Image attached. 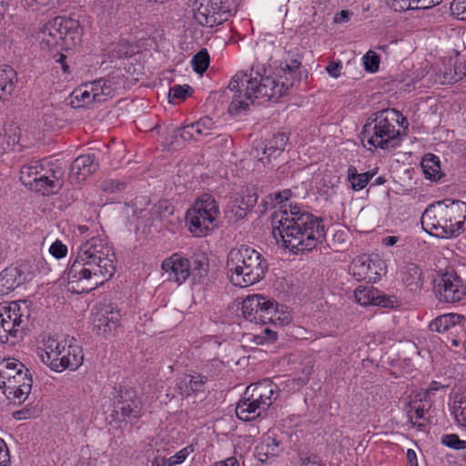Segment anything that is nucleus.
Returning <instances> with one entry per match:
<instances>
[{"mask_svg":"<svg viewBox=\"0 0 466 466\" xmlns=\"http://www.w3.org/2000/svg\"><path fill=\"white\" fill-rule=\"evenodd\" d=\"M292 197L290 189H284L269 196L275 205H280V212L273 215L272 234L279 237L285 248L294 253L310 251L326 239L323 220L311 213L302 211L297 205L286 208L285 202Z\"/></svg>","mask_w":466,"mask_h":466,"instance_id":"obj_1","label":"nucleus"},{"mask_svg":"<svg viewBox=\"0 0 466 466\" xmlns=\"http://www.w3.org/2000/svg\"><path fill=\"white\" fill-rule=\"evenodd\" d=\"M114 258L112 248L103 239L91 238L81 245L70 263L66 272L68 283L86 282L88 287L83 288L86 291L97 288L114 275Z\"/></svg>","mask_w":466,"mask_h":466,"instance_id":"obj_2","label":"nucleus"},{"mask_svg":"<svg viewBox=\"0 0 466 466\" xmlns=\"http://www.w3.org/2000/svg\"><path fill=\"white\" fill-rule=\"evenodd\" d=\"M420 222L423 229L431 236L458 237L466 228V203L446 200L431 204L422 213Z\"/></svg>","mask_w":466,"mask_h":466,"instance_id":"obj_3","label":"nucleus"},{"mask_svg":"<svg viewBox=\"0 0 466 466\" xmlns=\"http://www.w3.org/2000/svg\"><path fill=\"white\" fill-rule=\"evenodd\" d=\"M227 268L231 283L245 288L264 279L268 263L255 248L241 245L228 254Z\"/></svg>","mask_w":466,"mask_h":466,"instance_id":"obj_4","label":"nucleus"},{"mask_svg":"<svg viewBox=\"0 0 466 466\" xmlns=\"http://www.w3.org/2000/svg\"><path fill=\"white\" fill-rule=\"evenodd\" d=\"M400 116V111L388 108L378 111L370 116L362 127L361 143L375 148L389 149L397 147L400 142V132L396 123Z\"/></svg>","mask_w":466,"mask_h":466,"instance_id":"obj_5","label":"nucleus"},{"mask_svg":"<svg viewBox=\"0 0 466 466\" xmlns=\"http://www.w3.org/2000/svg\"><path fill=\"white\" fill-rule=\"evenodd\" d=\"M303 77H307V72L301 69V56L296 55V57H291L281 64L279 80L264 75V78L254 77L249 84L250 88H256L260 96H268V99L278 100L293 86L295 81H300Z\"/></svg>","mask_w":466,"mask_h":466,"instance_id":"obj_6","label":"nucleus"},{"mask_svg":"<svg viewBox=\"0 0 466 466\" xmlns=\"http://www.w3.org/2000/svg\"><path fill=\"white\" fill-rule=\"evenodd\" d=\"M83 27L78 20L56 16L47 24L40 32L41 45L47 48H60L70 50L78 46L82 42Z\"/></svg>","mask_w":466,"mask_h":466,"instance_id":"obj_7","label":"nucleus"},{"mask_svg":"<svg viewBox=\"0 0 466 466\" xmlns=\"http://www.w3.org/2000/svg\"><path fill=\"white\" fill-rule=\"evenodd\" d=\"M76 341L73 337L64 338L61 340L48 338L40 354L42 361L57 372L66 369L76 370L84 360L82 348Z\"/></svg>","mask_w":466,"mask_h":466,"instance_id":"obj_8","label":"nucleus"},{"mask_svg":"<svg viewBox=\"0 0 466 466\" xmlns=\"http://www.w3.org/2000/svg\"><path fill=\"white\" fill-rule=\"evenodd\" d=\"M219 212L215 198L210 195H203L187 211L186 221L188 229L196 237H202L216 227V218Z\"/></svg>","mask_w":466,"mask_h":466,"instance_id":"obj_9","label":"nucleus"},{"mask_svg":"<svg viewBox=\"0 0 466 466\" xmlns=\"http://www.w3.org/2000/svg\"><path fill=\"white\" fill-rule=\"evenodd\" d=\"M254 77L264 78V75L259 71L252 68L250 74L244 72H238L230 80L228 89L234 92L231 103L228 106V111L232 115H238L242 110L248 108L250 103L255 99H266L268 96H260L257 89L250 88V80Z\"/></svg>","mask_w":466,"mask_h":466,"instance_id":"obj_10","label":"nucleus"},{"mask_svg":"<svg viewBox=\"0 0 466 466\" xmlns=\"http://www.w3.org/2000/svg\"><path fill=\"white\" fill-rule=\"evenodd\" d=\"M235 0H196L194 3V18L208 27L221 25L237 12Z\"/></svg>","mask_w":466,"mask_h":466,"instance_id":"obj_11","label":"nucleus"},{"mask_svg":"<svg viewBox=\"0 0 466 466\" xmlns=\"http://www.w3.org/2000/svg\"><path fill=\"white\" fill-rule=\"evenodd\" d=\"M277 302L266 297L255 294L247 297L242 302V313L244 318L256 324L266 325L280 320V315Z\"/></svg>","mask_w":466,"mask_h":466,"instance_id":"obj_12","label":"nucleus"},{"mask_svg":"<svg viewBox=\"0 0 466 466\" xmlns=\"http://www.w3.org/2000/svg\"><path fill=\"white\" fill-rule=\"evenodd\" d=\"M435 291L440 301L455 303L462 300L466 296V286L454 273L446 272L435 280Z\"/></svg>","mask_w":466,"mask_h":466,"instance_id":"obj_13","label":"nucleus"},{"mask_svg":"<svg viewBox=\"0 0 466 466\" xmlns=\"http://www.w3.org/2000/svg\"><path fill=\"white\" fill-rule=\"evenodd\" d=\"M23 322V313L17 302L0 306V341L6 343L9 336L17 338Z\"/></svg>","mask_w":466,"mask_h":466,"instance_id":"obj_14","label":"nucleus"},{"mask_svg":"<svg viewBox=\"0 0 466 466\" xmlns=\"http://www.w3.org/2000/svg\"><path fill=\"white\" fill-rule=\"evenodd\" d=\"M289 137L285 133L275 135L270 140L258 142L254 147V156L258 157L265 167L271 164L284 151Z\"/></svg>","mask_w":466,"mask_h":466,"instance_id":"obj_15","label":"nucleus"},{"mask_svg":"<svg viewBox=\"0 0 466 466\" xmlns=\"http://www.w3.org/2000/svg\"><path fill=\"white\" fill-rule=\"evenodd\" d=\"M164 273L167 274V279L178 284L185 282L190 275V266L188 258L180 256L177 253L163 260L161 265Z\"/></svg>","mask_w":466,"mask_h":466,"instance_id":"obj_16","label":"nucleus"},{"mask_svg":"<svg viewBox=\"0 0 466 466\" xmlns=\"http://www.w3.org/2000/svg\"><path fill=\"white\" fill-rule=\"evenodd\" d=\"M65 172L61 167L50 168L46 173H40L31 190L42 195L57 193L64 186Z\"/></svg>","mask_w":466,"mask_h":466,"instance_id":"obj_17","label":"nucleus"},{"mask_svg":"<svg viewBox=\"0 0 466 466\" xmlns=\"http://www.w3.org/2000/svg\"><path fill=\"white\" fill-rule=\"evenodd\" d=\"M380 261H373L367 256L356 258L351 266L350 271L358 280L375 282L380 277Z\"/></svg>","mask_w":466,"mask_h":466,"instance_id":"obj_18","label":"nucleus"},{"mask_svg":"<svg viewBox=\"0 0 466 466\" xmlns=\"http://www.w3.org/2000/svg\"><path fill=\"white\" fill-rule=\"evenodd\" d=\"M99 168V161L95 154L78 156L71 164L69 177L76 182L84 181L89 175Z\"/></svg>","mask_w":466,"mask_h":466,"instance_id":"obj_19","label":"nucleus"},{"mask_svg":"<svg viewBox=\"0 0 466 466\" xmlns=\"http://www.w3.org/2000/svg\"><path fill=\"white\" fill-rule=\"evenodd\" d=\"M246 395L251 396L269 408L278 396V386L272 380L266 379L248 385L245 390Z\"/></svg>","mask_w":466,"mask_h":466,"instance_id":"obj_20","label":"nucleus"},{"mask_svg":"<svg viewBox=\"0 0 466 466\" xmlns=\"http://www.w3.org/2000/svg\"><path fill=\"white\" fill-rule=\"evenodd\" d=\"M119 319V310H114L112 306H106L94 314L93 329L99 334L111 333L117 328Z\"/></svg>","mask_w":466,"mask_h":466,"instance_id":"obj_21","label":"nucleus"},{"mask_svg":"<svg viewBox=\"0 0 466 466\" xmlns=\"http://www.w3.org/2000/svg\"><path fill=\"white\" fill-rule=\"evenodd\" d=\"M27 279V275L22 269V266L5 268L0 273V295L9 294Z\"/></svg>","mask_w":466,"mask_h":466,"instance_id":"obj_22","label":"nucleus"},{"mask_svg":"<svg viewBox=\"0 0 466 466\" xmlns=\"http://www.w3.org/2000/svg\"><path fill=\"white\" fill-rule=\"evenodd\" d=\"M268 409L259 400H255V399L246 395V392H244L237 404L236 415L241 420L250 421L261 416L262 412Z\"/></svg>","mask_w":466,"mask_h":466,"instance_id":"obj_23","label":"nucleus"},{"mask_svg":"<svg viewBox=\"0 0 466 466\" xmlns=\"http://www.w3.org/2000/svg\"><path fill=\"white\" fill-rule=\"evenodd\" d=\"M284 451L283 444L278 440L274 433H268L263 441L255 448V456L265 463L269 458L279 456Z\"/></svg>","mask_w":466,"mask_h":466,"instance_id":"obj_24","label":"nucleus"},{"mask_svg":"<svg viewBox=\"0 0 466 466\" xmlns=\"http://www.w3.org/2000/svg\"><path fill=\"white\" fill-rule=\"evenodd\" d=\"M442 0H386L387 5L394 11H406L410 9H429Z\"/></svg>","mask_w":466,"mask_h":466,"instance_id":"obj_25","label":"nucleus"},{"mask_svg":"<svg viewBox=\"0 0 466 466\" xmlns=\"http://www.w3.org/2000/svg\"><path fill=\"white\" fill-rule=\"evenodd\" d=\"M25 364L15 359H5L0 362V388L24 371Z\"/></svg>","mask_w":466,"mask_h":466,"instance_id":"obj_26","label":"nucleus"},{"mask_svg":"<svg viewBox=\"0 0 466 466\" xmlns=\"http://www.w3.org/2000/svg\"><path fill=\"white\" fill-rule=\"evenodd\" d=\"M402 281L411 291L420 289L422 286V270L414 263H408L402 268Z\"/></svg>","mask_w":466,"mask_h":466,"instance_id":"obj_27","label":"nucleus"},{"mask_svg":"<svg viewBox=\"0 0 466 466\" xmlns=\"http://www.w3.org/2000/svg\"><path fill=\"white\" fill-rule=\"evenodd\" d=\"M20 139V129L15 123H8L4 126L0 132V153L3 154L12 149Z\"/></svg>","mask_w":466,"mask_h":466,"instance_id":"obj_28","label":"nucleus"},{"mask_svg":"<svg viewBox=\"0 0 466 466\" xmlns=\"http://www.w3.org/2000/svg\"><path fill=\"white\" fill-rule=\"evenodd\" d=\"M16 81V72L9 66H0V100H5L12 94Z\"/></svg>","mask_w":466,"mask_h":466,"instance_id":"obj_29","label":"nucleus"},{"mask_svg":"<svg viewBox=\"0 0 466 466\" xmlns=\"http://www.w3.org/2000/svg\"><path fill=\"white\" fill-rule=\"evenodd\" d=\"M464 320L465 317L463 315L456 313L444 314L432 320L430 323L429 328L431 331L441 333L447 331L451 328H455Z\"/></svg>","mask_w":466,"mask_h":466,"instance_id":"obj_30","label":"nucleus"},{"mask_svg":"<svg viewBox=\"0 0 466 466\" xmlns=\"http://www.w3.org/2000/svg\"><path fill=\"white\" fill-rule=\"evenodd\" d=\"M420 167L427 179L438 181L442 177L440 159L433 154H426L421 159Z\"/></svg>","mask_w":466,"mask_h":466,"instance_id":"obj_31","label":"nucleus"},{"mask_svg":"<svg viewBox=\"0 0 466 466\" xmlns=\"http://www.w3.org/2000/svg\"><path fill=\"white\" fill-rule=\"evenodd\" d=\"M114 408L116 413H121L124 420H136L141 416V405L137 398Z\"/></svg>","mask_w":466,"mask_h":466,"instance_id":"obj_32","label":"nucleus"},{"mask_svg":"<svg viewBox=\"0 0 466 466\" xmlns=\"http://www.w3.org/2000/svg\"><path fill=\"white\" fill-rule=\"evenodd\" d=\"M189 381L187 384H186L185 390H183L180 387V394L185 397H189L191 393L195 395H198V393H204L208 378L201 374L189 375Z\"/></svg>","mask_w":466,"mask_h":466,"instance_id":"obj_33","label":"nucleus"},{"mask_svg":"<svg viewBox=\"0 0 466 466\" xmlns=\"http://www.w3.org/2000/svg\"><path fill=\"white\" fill-rule=\"evenodd\" d=\"M42 171L43 167L36 162L35 164L25 165L20 169V180L25 187L31 189Z\"/></svg>","mask_w":466,"mask_h":466,"instance_id":"obj_34","label":"nucleus"},{"mask_svg":"<svg viewBox=\"0 0 466 466\" xmlns=\"http://www.w3.org/2000/svg\"><path fill=\"white\" fill-rule=\"evenodd\" d=\"M188 264L190 266V273L198 277H203L208 271V258L204 253L194 254L188 259Z\"/></svg>","mask_w":466,"mask_h":466,"instance_id":"obj_35","label":"nucleus"},{"mask_svg":"<svg viewBox=\"0 0 466 466\" xmlns=\"http://www.w3.org/2000/svg\"><path fill=\"white\" fill-rule=\"evenodd\" d=\"M378 289L373 287H359L355 290V299L362 306L373 305Z\"/></svg>","mask_w":466,"mask_h":466,"instance_id":"obj_36","label":"nucleus"},{"mask_svg":"<svg viewBox=\"0 0 466 466\" xmlns=\"http://www.w3.org/2000/svg\"><path fill=\"white\" fill-rule=\"evenodd\" d=\"M23 383L22 387L15 388L14 390L4 389L6 398L19 404L24 402L31 392L32 387L28 386L26 382Z\"/></svg>","mask_w":466,"mask_h":466,"instance_id":"obj_37","label":"nucleus"},{"mask_svg":"<svg viewBox=\"0 0 466 466\" xmlns=\"http://www.w3.org/2000/svg\"><path fill=\"white\" fill-rule=\"evenodd\" d=\"M112 84V81L103 78L94 81L92 83L93 99L100 100L98 98L100 95L106 96H111L114 91Z\"/></svg>","mask_w":466,"mask_h":466,"instance_id":"obj_38","label":"nucleus"},{"mask_svg":"<svg viewBox=\"0 0 466 466\" xmlns=\"http://www.w3.org/2000/svg\"><path fill=\"white\" fill-rule=\"evenodd\" d=\"M247 216L246 211L243 210L239 199L236 198L228 209L225 210V218L228 223H236Z\"/></svg>","mask_w":466,"mask_h":466,"instance_id":"obj_39","label":"nucleus"},{"mask_svg":"<svg viewBox=\"0 0 466 466\" xmlns=\"http://www.w3.org/2000/svg\"><path fill=\"white\" fill-rule=\"evenodd\" d=\"M192 91V87L188 85H175L169 89L168 101L173 104L176 103V100L184 101L187 97L191 96Z\"/></svg>","mask_w":466,"mask_h":466,"instance_id":"obj_40","label":"nucleus"},{"mask_svg":"<svg viewBox=\"0 0 466 466\" xmlns=\"http://www.w3.org/2000/svg\"><path fill=\"white\" fill-rule=\"evenodd\" d=\"M191 64L195 72L198 74H203L209 66V55L207 49L203 48L198 51L192 57Z\"/></svg>","mask_w":466,"mask_h":466,"instance_id":"obj_41","label":"nucleus"},{"mask_svg":"<svg viewBox=\"0 0 466 466\" xmlns=\"http://www.w3.org/2000/svg\"><path fill=\"white\" fill-rule=\"evenodd\" d=\"M195 127L193 123L177 127L173 131V137L177 138L180 137L183 141L190 142V141H198L199 140V136L195 133Z\"/></svg>","mask_w":466,"mask_h":466,"instance_id":"obj_42","label":"nucleus"},{"mask_svg":"<svg viewBox=\"0 0 466 466\" xmlns=\"http://www.w3.org/2000/svg\"><path fill=\"white\" fill-rule=\"evenodd\" d=\"M23 382H26L28 386L32 387L33 379L29 372V370L25 367L24 371L18 373L15 378H13L3 389L14 390L15 388L22 387Z\"/></svg>","mask_w":466,"mask_h":466,"instance_id":"obj_43","label":"nucleus"},{"mask_svg":"<svg viewBox=\"0 0 466 466\" xmlns=\"http://www.w3.org/2000/svg\"><path fill=\"white\" fill-rule=\"evenodd\" d=\"M195 133L200 137L211 135L215 128V123L209 116L201 117L198 121L193 123Z\"/></svg>","mask_w":466,"mask_h":466,"instance_id":"obj_44","label":"nucleus"},{"mask_svg":"<svg viewBox=\"0 0 466 466\" xmlns=\"http://www.w3.org/2000/svg\"><path fill=\"white\" fill-rule=\"evenodd\" d=\"M173 213L174 207L170 206L167 201H159L151 209L152 217L161 220L173 215Z\"/></svg>","mask_w":466,"mask_h":466,"instance_id":"obj_45","label":"nucleus"},{"mask_svg":"<svg viewBox=\"0 0 466 466\" xmlns=\"http://www.w3.org/2000/svg\"><path fill=\"white\" fill-rule=\"evenodd\" d=\"M363 63L367 71L375 73L379 70L380 57L374 51L370 50L364 55Z\"/></svg>","mask_w":466,"mask_h":466,"instance_id":"obj_46","label":"nucleus"},{"mask_svg":"<svg viewBox=\"0 0 466 466\" xmlns=\"http://www.w3.org/2000/svg\"><path fill=\"white\" fill-rule=\"evenodd\" d=\"M375 176V171H368L364 173H360L356 179H352L350 181L351 185V188L355 191H360L363 189L370 180Z\"/></svg>","mask_w":466,"mask_h":466,"instance_id":"obj_47","label":"nucleus"},{"mask_svg":"<svg viewBox=\"0 0 466 466\" xmlns=\"http://www.w3.org/2000/svg\"><path fill=\"white\" fill-rule=\"evenodd\" d=\"M441 443L454 450L466 449V441L460 440L457 434H446L441 437Z\"/></svg>","mask_w":466,"mask_h":466,"instance_id":"obj_48","label":"nucleus"},{"mask_svg":"<svg viewBox=\"0 0 466 466\" xmlns=\"http://www.w3.org/2000/svg\"><path fill=\"white\" fill-rule=\"evenodd\" d=\"M60 3V0H22V5L25 9L32 11L38 10L41 6H56Z\"/></svg>","mask_w":466,"mask_h":466,"instance_id":"obj_49","label":"nucleus"},{"mask_svg":"<svg viewBox=\"0 0 466 466\" xmlns=\"http://www.w3.org/2000/svg\"><path fill=\"white\" fill-rule=\"evenodd\" d=\"M137 398L136 391L132 388H120L117 395L116 396V402L114 406L122 405L129 400Z\"/></svg>","mask_w":466,"mask_h":466,"instance_id":"obj_50","label":"nucleus"},{"mask_svg":"<svg viewBox=\"0 0 466 466\" xmlns=\"http://www.w3.org/2000/svg\"><path fill=\"white\" fill-rule=\"evenodd\" d=\"M451 10L458 19L466 21V0H453Z\"/></svg>","mask_w":466,"mask_h":466,"instance_id":"obj_51","label":"nucleus"},{"mask_svg":"<svg viewBox=\"0 0 466 466\" xmlns=\"http://www.w3.org/2000/svg\"><path fill=\"white\" fill-rule=\"evenodd\" d=\"M239 199V204H241L242 208L248 213L255 207L258 202V195L256 193H248Z\"/></svg>","mask_w":466,"mask_h":466,"instance_id":"obj_52","label":"nucleus"},{"mask_svg":"<svg viewBox=\"0 0 466 466\" xmlns=\"http://www.w3.org/2000/svg\"><path fill=\"white\" fill-rule=\"evenodd\" d=\"M50 254L59 259L66 256L67 248L60 240H56L49 248Z\"/></svg>","mask_w":466,"mask_h":466,"instance_id":"obj_53","label":"nucleus"},{"mask_svg":"<svg viewBox=\"0 0 466 466\" xmlns=\"http://www.w3.org/2000/svg\"><path fill=\"white\" fill-rule=\"evenodd\" d=\"M189 455V447L184 448L181 451H177L174 456L170 457L171 466H175L183 462L186 458Z\"/></svg>","mask_w":466,"mask_h":466,"instance_id":"obj_54","label":"nucleus"},{"mask_svg":"<svg viewBox=\"0 0 466 466\" xmlns=\"http://www.w3.org/2000/svg\"><path fill=\"white\" fill-rule=\"evenodd\" d=\"M375 299L373 305L382 308H393V300L390 298L381 295L379 290Z\"/></svg>","mask_w":466,"mask_h":466,"instance_id":"obj_55","label":"nucleus"},{"mask_svg":"<svg viewBox=\"0 0 466 466\" xmlns=\"http://www.w3.org/2000/svg\"><path fill=\"white\" fill-rule=\"evenodd\" d=\"M341 69H342V64L340 61H338V62L332 61L326 67V70L329 73V75L335 78H337L340 76Z\"/></svg>","mask_w":466,"mask_h":466,"instance_id":"obj_56","label":"nucleus"},{"mask_svg":"<svg viewBox=\"0 0 466 466\" xmlns=\"http://www.w3.org/2000/svg\"><path fill=\"white\" fill-rule=\"evenodd\" d=\"M460 81V77L457 76V71L454 68H448L444 72L442 83L444 84H454Z\"/></svg>","mask_w":466,"mask_h":466,"instance_id":"obj_57","label":"nucleus"},{"mask_svg":"<svg viewBox=\"0 0 466 466\" xmlns=\"http://www.w3.org/2000/svg\"><path fill=\"white\" fill-rule=\"evenodd\" d=\"M104 189L105 190H110L112 192L114 191H120L123 190L126 187L125 183H121L119 181H106L104 182Z\"/></svg>","mask_w":466,"mask_h":466,"instance_id":"obj_58","label":"nucleus"},{"mask_svg":"<svg viewBox=\"0 0 466 466\" xmlns=\"http://www.w3.org/2000/svg\"><path fill=\"white\" fill-rule=\"evenodd\" d=\"M149 462L151 466H171L170 460L160 455H156Z\"/></svg>","mask_w":466,"mask_h":466,"instance_id":"obj_59","label":"nucleus"},{"mask_svg":"<svg viewBox=\"0 0 466 466\" xmlns=\"http://www.w3.org/2000/svg\"><path fill=\"white\" fill-rule=\"evenodd\" d=\"M312 364L310 361H308L305 367L302 369V376L298 378V380H299L300 384H304L308 381L311 371H312Z\"/></svg>","mask_w":466,"mask_h":466,"instance_id":"obj_60","label":"nucleus"},{"mask_svg":"<svg viewBox=\"0 0 466 466\" xmlns=\"http://www.w3.org/2000/svg\"><path fill=\"white\" fill-rule=\"evenodd\" d=\"M301 460L302 463L300 466H323L320 460L316 455H310Z\"/></svg>","mask_w":466,"mask_h":466,"instance_id":"obj_61","label":"nucleus"},{"mask_svg":"<svg viewBox=\"0 0 466 466\" xmlns=\"http://www.w3.org/2000/svg\"><path fill=\"white\" fill-rule=\"evenodd\" d=\"M8 457V449L5 442L0 439V466L5 465V462L7 461L6 458Z\"/></svg>","mask_w":466,"mask_h":466,"instance_id":"obj_62","label":"nucleus"},{"mask_svg":"<svg viewBox=\"0 0 466 466\" xmlns=\"http://www.w3.org/2000/svg\"><path fill=\"white\" fill-rule=\"evenodd\" d=\"M30 415H31V410L26 409V408L13 412V418L17 420H25V419L29 418Z\"/></svg>","mask_w":466,"mask_h":466,"instance_id":"obj_63","label":"nucleus"},{"mask_svg":"<svg viewBox=\"0 0 466 466\" xmlns=\"http://www.w3.org/2000/svg\"><path fill=\"white\" fill-rule=\"evenodd\" d=\"M217 466H238V462L236 458L230 457L225 461L218 462Z\"/></svg>","mask_w":466,"mask_h":466,"instance_id":"obj_64","label":"nucleus"}]
</instances>
